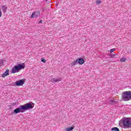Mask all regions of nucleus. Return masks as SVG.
Segmentation results:
<instances>
[{
    "instance_id": "nucleus-10",
    "label": "nucleus",
    "mask_w": 131,
    "mask_h": 131,
    "mask_svg": "<svg viewBox=\"0 0 131 131\" xmlns=\"http://www.w3.org/2000/svg\"><path fill=\"white\" fill-rule=\"evenodd\" d=\"M7 10L8 7H7V5L2 6V10L5 14H6V13L7 12Z\"/></svg>"
},
{
    "instance_id": "nucleus-14",
    "label": "nucleus",
    "mask_w": 131,
    "mask_h": 131,
    "mask_svg": "<svg viewBox=\"0 0 131 131\" xmlns=\"http://www.w3.org/2000/svg\"><path fill=\"white\" fill-rule=\"evenodd\" d=\"M74 128V127L72 126L70 128H67L66 129V131H71Z\"/></svg>"
},
{
    "instance_id": "nucleus-17",
    "label": "nucleus",
    "mask_w": 131,
    "mask_h": 131,
    "mask_svg": "<svg viewBox=\"0 0 131 131\" xmlns=\"http://www.w3.org/2000/svg\"><path fill=\"white\" fill-rule=\"evenodd\" d=\"M101 1H98L96 2V4H97V5H100V4H101Z\"/></svg>"
},
{
    "instance_id": "nucleus-9",
    "label": "nucleus",
    "mask_w": 131,
    "mask_h": 131,
    "mask_svg": "<svg viewBox=\"0 0 131 131\" xmlns=\"http://www.w3.org/2000/svg\"><path fill=\"white\" fill-rule=\"evenodd\" d=\"M10 75V73H9V70H7L4 73H3L2 75V77H6V76H8Z\"/></svg>"
},
{
    "instance_id": "nucleus-11",
    "label": "nucleus",
    "mask_w": 131,
    "mask_h": 131,
    "mask_svg": "<svg viewBox=\"0 0 131 131\" xmlns=\"http://www.w3.org/2000/svg\"><path fill=\"white\" fill-rule=\"evenodd\" d=\"M78 63L77 62V60H76L75 61L72 62L71 63H70V66H74L75 65H76L77 64H78Z\"/></svg>"
},
{
    "instance_id": "nucleus-5",
    "label": "nucleus",
    "mask_w": 131,
    "mask_h": 131,
    "mask_svg": "<svg viewBox=\"0 0 131 131\" xmlns=\"http://www.w3.org/2000/svg\"><path fill=\"white\" fill-rule=\"evenodd\" d=\"M40 16V12L39 11H36L33 12L31 15V18L32 19L33 18H37Z\"/></svg>"
},
{
    "instance_id": "nucleus-1",
    "label": "nucleus",
    "mask_w": 131,
    "mask_h": 131,
    "mask_svg": "<svg viewBox=\"0 0 131 131\" xmlns=\"http://www.w3.org/2000/svg\"><path fill=\"white\" fill-rule=\"evenodd\" d=\"M33 108V105L31 102L25 104L24 105H20L19 107L14 110L13 113L17 114V113H23L26 110H29Z\"/></svg>"
},
{
    "instance_id": "nucleus-19",
    "label": "nucleus",
    "mask_w": 131,
    "mask_h": 131,
    "mask_svg": "<svg viewBox=\"0 0 131 131\" xmlns=\"http://www.w3.org/2000/svg\"><path fill=\"white\" fill-rule=\"evenodd\" d=\"M3 14L2 13V11L0 10V18L2 17Z\"/></svg>"
},
{
    "instance_id": "nucleus-20",
    "label": "nucleus",
    "mask_w": 131,
    "mask_h": 131,
    "mask_svg": "<svg viewBox=\"0 0 131 131\" xmlns=\"http://www.w3.org/2000/svg\"><path fill=\"white\" fill-rule=\"evenodd\" d=\"M42 23V20H40V21H39V23Z\"/></svg>"
},
{
    "instance_id": "nucleus-13",
    "label": "nucleus",
    "mask_w": 131,
    "mask_h": 131,
    "mask_svg": "<svg viewBox=\"0 0 131 131\" xmlns=\"http://www.w3.org/2000/svg\"><path fill=\"white\" fill-rule=\"evenodd\" d=\"M112 130L113 131H119V128L117 127H114L112 128Z\"/></svg>"
},
{
    "instance_id": "nucleus-3",
    "label": "nucleus",
    "mask_w": 131,
    "mask_h": 131,
    "mask_svg": "<svg viewBox=\"0 0 131 131\" xmlns=\"http://www.w3.org/2000/svg\"><path fill=\"white\" fill-rule=\"evenodd\" d=\"M25 68V66L23 64H18V66H15L11 70V73L12 74L17 73L20 70L24 69Z\"/></svg>"
},
{
    "instance_id": "nucleus-16",
    "label": "nucleus",
    "mask_w": 131,
    "mask_h": 131,
    "mask_svg": "<svg viewBox=\"0 0 131 131\" xmlns=\"http://www.w3.org/2000/svg\"><path fill=\"white\" fill-rule=\"evenodd\" d=\"M41 62H43V63H46V61L43 58H41Z\"/></svg>"
},
{
    "instance_id": "nucleus-6",
    "label": "nucleus",
    "mask_w": 131,
    "mask_h": 131,
    "mask_svg": "<svg viewBox=\"0 0 131 131\" xmlns=\"http://www.w3.org/2000/svg\"><path fill=\"white\" fill-rule=\"evenodd\" d=\"M15 84L17 86H20L24 84V81L23 80H20L15 82Z\"/></svg>"
},
{
    "instance_id": "nucleus-8",
    "label": "nucleus",
    "mask_w": 131,
    "mask_h": 131,
    "mask_svg": "<svg viewBox=\"0 0 131 131\" xmlns=\"http://www.w3.org/2000/svg\"><path fill=\"white\" fill-rule=\"evenodd\" d=\"M61 78H54L51 80V82L55 83V82H59V81H61Z\"/></svg>"
},
{
    "instance_id": "nucleus-4",
    "label": "nucleus",
    "mask_w": 131,
    "mask_h": 131,
    "mask_svg": "<svg viewBox=\"0 0 131 131\" xmlns=\"http://www.w3.org/2000/svg\"><path fill=\"white\" fill-rule=\"evenodd\" d=\"M122 100L127 101L131 100V91H125L122 94Z\"/></svg>"
},
{
    "instance_id": "nucleus-2",
    "label": "nucleus",
    "mask_w": 131,
    "mask_h": 131,
    "mask_svg": "<svg viewBox=\"0 0 131 131\" xmlns=\"http://www.w3.org/2000/svg\"><path fill=\"white\" fill-rule=\"evenodd\" d=\"M120 122L122 123L124 128L131 127V118H124L120 121Z\"/></svg>"
},
{
    "instance_id": "nucleus-21",
    "label": "nucleus",
    "mask_w": 131,
    "mask_h": 131,
    "mask_svg": "<svg viewBox=\"0 0 131 131\" xmlns=\"http://www.w3.org/2000/svg\"><path fill=\"white\" fill-rule=\"evenodd\" d=\"M114 56H115V55L113 54V55H112V57H114Z\"/></svg>"
},
{
    "instance_id": "nucleus-15",
    "label": "nucleus",
    "mask_w": 131,
    "mask_h": 131,
    "mask_svg": "<svg viewBox=\"0 0 131 131\" xmlns=\"http://www.w3.org/2000/svg\"><path fill=\"white\" fill-rule=\"evenodd\" d=\"M120 60L121 62H125L126 58L124 57H122L121 58Z\"/></svg>"
},
{
    "instance_id": "nucleus-18",
    "label": "nucleus",
    "mask_w": 131,
    "mask_h": 131,
    "mask_svg": "<svg viewBox=\"0 0 131 131\" xmlns=\"http://www.w3.org/2000/svg\"><path fill=\"white\" fill-rule=\"evenodd\" d=\"M115 51V49H112L110 51V53H113V52Z\"/></svg>"
},
{
    "instance_id": "nucleus-7",
    "label": "nucleus",
    "mask_w": 131,
    "mask_h": 131,
    "mask_svg": "<svg viewBox=\"0 0 131 131\" xmlns=\"http://www.w3.org/2000/svg\"><path fill=\"white\" fill-rule=\"evenodd\" d=\"M76 60L77 61V63H79L80 65H82L84 63V59H83V58H78Z\"/></svg>"
},
{
    "instance_id": "nucleus-12",
    "label": "nucleus",
    "mask_w": 131,
    "mask_h": 131,
    "mask_svg": "<svg viewBox=\"0 0 131 131\" xmlns=\"http://www.w3.org/2000/svg\"><path fill=\"white\" fill-rule=\"evenodd\" d=\"M116 103H117V101H115L114 100H111L110 101V103L112 105H114V104H116Z\"/></svg>"
}]
</instances>
